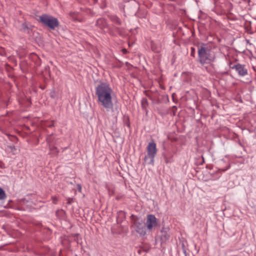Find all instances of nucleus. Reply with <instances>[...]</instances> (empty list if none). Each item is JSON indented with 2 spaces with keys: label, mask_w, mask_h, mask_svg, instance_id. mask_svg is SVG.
<instances>
[{
  "label": "nucleus",
  "mask_w": 256,
  "mask_h": 256,
  "mask_svg": "<svg viewBox=\"0 0 256 256\" xmlns=\"http://www.w3.org/2000/svg\"><path fill=\"white\" fill-rule=\"evenodd\" d=\"M72 200H70V198L68 199V203L70 204L72 202Z\"/></svg>",
  "instance_id": "nucleus-15"
},
{
  "label": "nucleus",
  "mask_w": 256,
  "mask_h": 256,
  "mask_svg": "<svg viewBox=\"0 0 256 256\" xmlns=\"http://www.w3.org/2000/svg\"><path fill=\"white\" fill-rule=\"evenodd\" d=\"M55 138L52 134L48 135L46 138L47 144L48 145L50 150H52V144L54 142Z\"/></svg>",
  "instance_id": "nucleus-8"
},
{
  "label": "nucleus",
  "mask_w": 256,
  "mask_h": 256,
  "mask_svg": "<svg viewBox=\"0 0 256 256\" xmlns=\"http://www.w3.org/2000/svg\"><path fill=\"white\" fill-rule=\"evenodd\" d=\"M72 200H70V198L68 199V203L70 204L72 202Z\"/></svg>",
  "instance_id": "nucleus-16"
},
{
  "label": "nucleus",
  "mask_w": 256,
  "mask_h": 256,
  "mask_svg": "<svg viewBox=\"0 0 256 256\" xmlns=\"http://www.w3.org/2000/svg\"><path fill=\"white\" fill-rule=\"evenodd\" d=\"M6 197V194L4 191L0 188V200H4Z\"/></svg>",
  "instance_id": "nucleus-9"
},
{
  "label": "nucleus",
  "mask_w": 256,
  "mask_h": 256,
  "mask_svg": "<svg viewBox=\"0 0 256 256\" xmlns=\"http://www.w3.org/2000/svg\"><path fill=\"white\" fill-rule=\"evenodd\" d=\"M148 104V100L146 98H143L142 100V106L143 108H144Z\"/></svg>",
  "instance_id": "nucleus-12"
},
{
  "label": "nucleus",
  "mask_w": 256,
  "mask_h": 256,
  "mask_svg": "<svg viewBox=\"0 0 256 256\" xmlns=\"http://www.w3.org/2000/svg\"><path fill=\"white\" fill-rule=\"evenodd\" d=\"M230 66L232 69H234L240 76H244L248 74V70L244 65L230 64Z\"/></svg>",
  "instance_id": "nucleus-7"
},
{
  "label": "nucleus",
  "mask_w": 256,
  "mask_h": 256,
  "mask_svg": "<svg viewBox=\"0 0 256 256\" xmlns=\"http://www.w3.org/2000/svg\"><path fill=\"white\" fill-rule=\"evenodd\" d=\"M50 152L52 154H57L58 152V150L56 147L52 145V150Z\"/></svg>",
  "instance_id": "nucleus-11"
},
{
  "label": "nucleus",
  "mask_w": 256,
  "mask_h": 256,
  "mask_svg": "<svg viewBox=\"0 0 256 256\" xmlns=\"http://www.w3.org/2000/svg\"><path fill=\"white\" fill-rule=\"evenodd\" d=\"M102 22V20H98L97 22V24H98L100 22Z\"/></svg>",
  "instance_id": "nucleus-18"
},
{
  "label": "nucleus",
  "mask_w": 256,
  "mask_h": 256,
  "mask_svg": "<svg viewBox=\"0 0 256 256\" xmlns=\"http://www.w3.org/2000/svg\"><path fill=\"white\" fill-rule=\"evenodd\" d=\"M147 155L145 156L144 160L146 162L148 159H150L149 164H153L154 158L157 152L156 144L152 142L148 143L146 147Z\"/></svg>",
  "instance_id": "nucleus-5"
},
{
  "label": "nucleus",
  "mask_w": 256,
  "mask_h": 256,
  "mask_svg": "<svg viewBox=\"0 0 256 256\" xmlns=\"http://www.w3.org/2000/svg\"><path fill=\"white\" fill-rule=\"evenodd\" d=\"M132 226L135 230L140 236H144L146 233V225L143 224L142 220L133 215L132 216Z\"/></svg>",
  "instance_id": "nucleus-4"
},
{
  "label": "nucleus",
  "mask_w": 256,
  "mask_h": 256,
  "mask_svg": "<svg viewBox=\"0 0 256 256\" xmlns=\"http://www.w3.org/2000/svg\"><path fill=\"white\" fill-rule=\"evenodd\" d=\"M96 94L98 103L106 109L113 108L112 96L114 92L107 82H100L96 87Z\"/></svg>",
  "instance_id": "nucleus-1"
},
{
  "label": "nucleus",
  "mask_w": 256,
  "mask_h": 256,
  "mask_svg": "<svg viewBox=\"0 0 256 256\" xmlns=\"http://www.w3.org/2000/svg\"><path fill=\"white\" fill-rule=\"evenodd\" d=\"M116 22H118L119 24H120V20L119 19H118Z\"/></svg>",
  "instance_id": "nucleus-19"
},
{
  "label": "nucleus",
  "mask_w": 256,
  "mask_h": 256,
  "mask_svg": "<svg viewBox=\"0 0 256 256\" xmlns=\"http://www.w3.org/2000/svg\"><path fill=\"white\" fill-rule=\"evenodd\" d=\"M122 51H123L124 53V54L126 53V52H127V51H126V49H124L122 50Z\"/></svg>",
  "instance_id": "nucleus-20"
},
{
  "label": "nucleus",
  "mask_w": 256,
  "mask_h": 256,
  "mask_svg": "<svg viewBox=\"0 0 256 256\" xmlns=\"http://www.w3.org/2000/svg\"><path fill=\"white\" fill-rule=\"evenodd\" d=\"M52 123H53V122H52ZM46 126H48L51 127V126H53V124H47Z\"/></svg>",
  "instance_id": "nucleus-17"
},
{
  "label": "nucleus",
  "mask_w": 256,
  "mask_h": 256,
  "mask_svg": "<svg viewBox=\"0 0 256 256\" xmlns=\"http://www.w3.org/2000/svg\"><path fill=\"white\" fill-rule=\"evenodd\" d=\"M52 202L56 204L57 201V198L56 197H52Z\"/></svg>",
  "instance_id": "nucleus-13"
},
{
  "label": "nucleus",
  "mask_w": 256,
  "mask_h": 256,
  "mask_svg": "<svg viewBox=\"0 0 256 256\" xmlns=\"http://www.w3.org/2000/svg\"><path fill=\"white\" fill-rule=\"evenodd\" d=\"M77 186H78V191L80 192H81V191H82V186H81L80 184H78Z\"/></svg>",
  "instance_id": "nucleus-14"
},
{
  "label": "nucleus",
  "mask_w": 256,
  "mask_h": 256,
  "mask_svg": "<svg viewBox=\"0 0 256 256\" xmlns=\"http://www.w3.org/2000/svg\"><path fill=\"white\" fill-rule=\"evenodd\" d=\"M38 20L51 30L55 29L59 25L58 20L56 18L46 14L40 16Z\"/></svg>",
  "instance_id": "nucleus-3"
},
{
  "label": "nucleus",
  "mask_w": 256,
  "mask_h": 256,
  "mask_svg": "<svg viewBox=\"0 0 256 256\" xmlns=\"http://www.w3.org/2000/svg\"><path fill=\"white\" fill-rule=\"evenodd\" d=\"M168 238L169 236L166 233H164L161 236V239L163 242L166 241Z\"/></svg>",
  "instance_id": "nucleus-10"
},
{
  "label": "nucleus",
  "mask_w": 256,
  "mask_h": 256,
  "mask_svg": "<svg viewBox=\"0 0 256 256\" xmlns=\"http://www.w3.org/2000/svg\"><path fill=\"white\" fill-rule=\"evenodd\" d=\"M146 229L152 232L158 226V222L156 216L153 214H148L145 224Z\"/></svg>",
  "instance_id": "nucleus-6"
},
{
  "label": "nucleus",
  "mask_w": 256,
  "mask_h": 256,
  "mask_svg": "<svg viewBox=\"0 0 256 256\" xmlns=\"http://www.w3.org/2000/svg\"><path fill=\"white\" fill-rule=\"evenodd\" d=\"M198 54L200 62L202 64H210L216 58L214 52L206 45L202 46L198 48Z\"/></svg>",
  "instance_id": "nucleus-2"
},
{
  "label": "nucleus",
  "mask_w": 256,
  "mask_h": 256,
  "mask_svg": "<svg viewBox=\"0 0 256 256\" xmlns=\"http://www.w3.org/2000/svg\"><path fill=\"white\" fill-rule=\"evenodd\" d=\"M92 0L94 1V2H96V0Z\"/></svg>",
  "instance_id": "nucleus-21"
}]
</instances>
